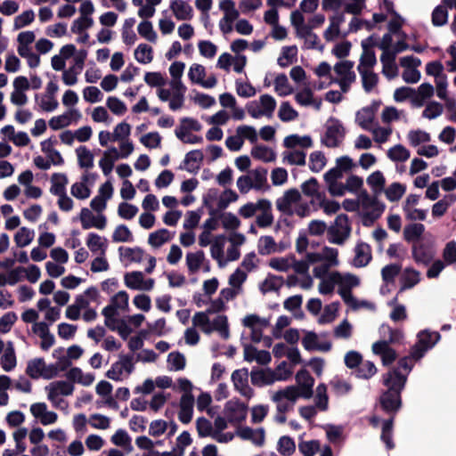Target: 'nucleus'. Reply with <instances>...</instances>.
Listing matches in <instances>:
<instances>
[{
  "label": "nucleus",
  "mask_w": 456,
  "mask_h": 456,
  "mask_svg": "<svg viewBox=\"0 0 456 456\" xmlns=\"http://www.w3.org/2000/svg\"><path fill=\"white\" fill-rule=\"evenodd\" d=\"M406 382L407 376L396 368H392L382 376V383L387 389L382 391L379 402L381 409L391 417H395L403 406L402 392Z\"/></svg>",
  "instance_id": "1"
},
{
  "label": "nucleus",
  "mask_w": 456,
  "mask_h": 456,
  "mask_svg": "<svg viewBox=\"0 0 456 456\" xmlns=\"http://www.w3.org/2000/svg\"><path fill=\"white\" fill-rule=\"evenodd\" d=\"M441 335L437 331L421 330L418 334V341L411 348V356L415 361L420 360L427 351L433 348L440 340Z\"/></svg>",
  "instance_id": "2"
},
{
  "label": "nucleus",
  "mask_w": 456,
  "mask_h": 456,
  "mask_svg": "<svg viewBox=\"0 0 456 456\" xmlns=\"http://www.w3.org/2000/svg\"><path fill=\"white\" fill-rule=\"evenodd\" d=\"M351 226L348 216L346 214L338 215L334 222V225L328 228L329 240L331 243L342 245L350 236Z\"/></svg>",
  "instance_id": "3"
},
{
  "label": "nucleus",
  "mask_w": 456,
  "mask_h": 456,
  "mask_svg": "<svg viewBox=\"0 0 456 456\" xmlns=\"http://www.w3.org/2000/svg\"><path fill=\"white\" fill-rule=\"evenodd\" d=\"M326 132L322 138V143L329 148H336L339 146L340 142L346 135V130L340 121L333 117L328 120Z\"/></svg>",
  "instance_id": "4"
},
{
  "label": "nucleus",
  "mask_w": 456,
  "mask_h": 456,
  "mask_svg": "<svg viewBox=\"0 0 456 456\" xmlns=\"http://www.w3.org/2000/svg\"><path fill=\"white\" fill-rule=\"evenodd\" d=\"M291 370H286V375H278L275 371L271 369H258L253 368L250 372V380L253 386L263 387L265 385H271L275 380H285L291 375Z\"/></svg>",
  "instance_id": "5"
},
{
  "label": "nucleus",
  "mask_w": 456,
  "mask_h": 456,
  "mask_svg": "<svg viewBox=\"0 0 456 456\" xmlns=\"http://www.w3.org/2000/svg\"><path fill=\"white\" fill-rule=\"evenodd\" d=\"M421 61L412 55L405 56L400 59V65L405 68L403 72V79L408 84H415L420 79V72L417 69L420 66Z\"/></svg>",
  "instance_id": "6"
},
{
  "label": "nucleus",
  "mask_w": 456,
  "mask_h": 456,
  "mask_svg": "<svg viewBox=\"0 0 456 456\" xmlns=\"http://www.w3.org/2000/svg\"><path fill=\"white\" fill-rule=\"evenodd\" d=\"M128 299L129 296L125 290L118 292L111 297L110 304L105 306L102 311V314L105 317V324H108L111 317H115L118 314V308L128 306Z\"/></svg>",
  "instance_id": "7"
},
{
  "label": "nucleus",
  "mask_w": 456,
  "mask_h": 456,
  "mask_svg": "<svg viewBox=\"0 0 456 456\" xmlns=\"http://www.w3.org/2000/svg\"><path fill=\"white\" fill-rule=\"evenodd\" d=\"M232 381L235 390L241 395L251 398L254 395V390L248 386V370L247 368L235 370L232 373Z\"/></svg>",
  "instance_id": "8"
},
{
  "label": "nucleus",
  "mask_w": 456,
  "mask_h": 456,
  "mask_svg": "<svg viewBox=\"0 0 456 456\" xmlns=\"http://www.w3.org/2000/svg\"><path fill=\"white\" fill-rule=\"evenodd\" d=\"M248 406L244 403L228 401L224 405V414L231 423H240L245 420Z\"/></svg>",
  "instance_id": "9"
},
{
  "label": "nucleus",
  "mask_w": 456,
  "mask_h": 456,
  "mask_svg": "<svg viewBox=\"0 0 456 456\" xmlns=\"http://www.w3.org/2000/svg\"><path fill=\"white\" fill-rule=\"evenodd\" d=\"M79 218L82 228L85 230L90 229L92 227L102 230L105 228L107 224L105 216L100 215L98 216H94L93 213L86 208H83L81 209Z\"/></svg>",
  "instance_id": "10"
},
{
  "label": "nucleus",
  "mask_w": 456,
  "mask_h": 456,
  "mask_svg": "<svg viewBox=\"0 0 456 456\" xmlns=\"http://www.w3.org/2000/svg\"><path fill=\"white\" fill-rule=\"evenodd\" d=\"M48 390V400L55 403V398L59 395H70L74 391V385L69 381L60 380L51 383L45 387Z\"/></svg>",
  "instance_id": "11"
},
{
  "label": "nucleus",
  "mask_w": 456,
  "mask_h": 456,
  "mask_svg": "<svg viewBox=\"0 0 456 456\" xmlns=\"http://www.w3.org/2000/svg\"><path fill=\"white\" fill-rule=\"evenodd\" d=\"M380 61L383 64V74L389 79L394 78L398 74V68L395 64L396 53L393 49L382 50Z\"/></svg>",
  "instance_id": "12"
},
{
  "label": "nucleus",
  "mask_w": 456,
  "mask_h": 456,
  "mask_svg": "<svg viewBox=\"0 0 456 456\" xmlns=\"http://www.w3.org/2000/svg\"><path fill=\"white\" fill-rule=\"evenodd\" d=\"M412 257L417 264L428 265L434 257L432 248L425 243H414L412 245Z\"/></svg>",
  "instance_id": "13"
},
{
  "label": "nucleus",
  "mask_w": 456,
  "mask_h": 456,
  "mask_svg": "<svg viewBox=\"0 0 456 456\" xmlns=\"http://www.w3.org/2000/svg\"><path fill=\"white\" fill-rule=\"evenodd\" d=\"M169 7L178 20H191L193 18V9L185 0H172Z\"/></svg>",
  "instance_id": "14"
},
{
  "label": "nucleus",
  "mask_w": 456,
  "mask_h": 456,
  "mask_svg": "<svg viewBox=\"0 0 456 456\" xmlns=\"http://www.w3.org/2000/svg\"><path fill=\"white\" fill-rule=\"evenodd\" d=\"M204 155L200 150L189 151L183 159V164L180 165V169H185L190 173L197 174L200 168V163L203 161Z\"/></svg>",
  "instance_id": "15"
},
{
  "label": "nucleus",
  "mask_w": 456,
  "mask_h": 456,
  "mask_svg": "<svg viewBox=\"0 0 456 456\" xmlns=\"http://www.w3.org/2000/svg\"><path fill=\"white\" fill-rule=\"evenodd\" d=\"M354 251V265L355 267H364L371 261V249L369 244L360 242L355 246Z\"/></svg>",
  "instance_id": "16"
},
{
  "label": "nucleus",
  "mask_w": 456,
  "mask_h": 456,
  "mask_svg": "<svg viewBox=\"0 0 456 456\" xmlns=\"http://www.w3.org/2000/svg\"><path fill=\"white\" fill-rule=\"evenodd\" d=\"M239 436L244 440H249L257 446H262L265 443V430L264 428H258L254 430L249 427L241 428L238 431Z\"/></svg>",
  "instance_id": "17"
},
{
  "label": "nucleus",
  "mask_w": 456,
  "mask_h": 456,
  "mask_svg": "<svg viewBox=\"0 0 456 456\" xmlns=\"http://www.w3.org/2000/svg\"><path fill=\"white\" fill-rule=\"evenodd\" d=\"M379 104L374 102L372 106L362 108L356 114V120L359 126L365 130L370 129V124L374 121L375 111L378 110Z\"/></svg>",
  "instance_id": "18"
},
{
  "label": "nucleus",
  "mask_w": 456,
  "mask_h": 456,
  "mask_svg": "<svg viewBox=\"0 0 456 456\" xmlns=\"http://www.w3.org/2000/svg\"><path fill=\"white\" fill-rule=\"evenodd\" d=\"M330 24L324 31L323 37L326 41H333L340 34V25L345 21L344 12L338 13L330 17Z\"/></svg>",
  "instance_id": "19"
},
{
  "label": "nucleus",
  "mask_w": 456,
  "mask_h": 456,
  "mask_svg": "<svg viewBox=\"0 0 456 456\" xmlns=\"http://www.w3.org/2000/svg\"><path fill=\"white\" fill-rule=\"evenodd\" d=\"M118 159H119V152L115 147H111L104 152L103 157L99 161V166L104 175H109L111 173L114 162Z\"/></svg>",
  "instance_id": "20"
},
{
  "label": "nucleus",
  "mask_w": 456,
  "mask_h": 456,
  "mask_svg": "<svg viewBox=\"0 0 456 456\" xmlns=\"http://www.w3.org/2000/svg\"><path fill=\"white\" fill-rule=\"evenodd\" d=\"M419 272L413 268H406L401 277L402 286L398 293L411 289L419 282Z\"/></svg>",
  "instance_id": "21"
},
{
  "label": "nucleus",
  "mask_w": 456,
  "mask_h": 456,
  "mask_svg": "<svg viewBox=\"0 0 456 456\" xmlns=\"http://www.w3.org/2000/svg\"><path fill=\"white\" fill-rule=\"evenodd\" d=\"M86 245L93 253L101 251V255L105 256V252L108 247L107 240L105 238H102L97 233L90 232L86 240Z\"/></svg>",
  "instance_id": "22"
},
{
  "label": "nucleus",
  "mask_w": 456,
  "mask_h": 456,
  "mask_svg": "<svg viewBox=\"0 0 456 456\" xmlns=\"http://www.w3.org/2000/svg\"><path fill=\"white\" fill-rule=\"evenodd\" d=\"M367 183L371 188L374 194L379 195L382 191H384L386 179L383 173L379 170H377L370 174L367 177Z\"/></svg>",
  "instance_id": "23"
},
{
  "label": "nucleus",
  "mask_w": 456,
  "mask_h": 456,
  "mask_svg": "<svg viewBox=\"0 0 456 456\" xmlns=\"http://www.w3.org/2000/svg\"><path fill=\"white\" fill-rule=\"evenodd\" d=\"M362 53L360 58V63L357 67L358 71L368 70L377 63L376 54L372 49H368V46L363 44Z\"/></svg>",
  "instance_id": "24"
},
{
  "label": "nucleus",
  "mask_w": 456,
  "mask_h": 456,
  "mask_svg": "<svg viewBox=\"0 0 456 456\" xmlns=\"http://www.w3.org/2000/svg\"><path fill=\"white\" fill-rule=\"evenodd\" d=\"M425 232L424 224L420 223H412L406 225L403 229V239L407 242H414L421 237Z\"/></svg>",
  "instance_id": "25"
},
{
  "label": "nucleus",
  "mask_w": 456,
  "mask_h": 456,
  "mask_svg": "<svg viewBox=\"0 0 456 456\" xmlns=\"http://www.w3.org/2000/svg\"><path fill=\"white\" fill-rule=\"evenodd\" d=\"M251 156L255 159H259L265 162H272L275 160L276 154L269 147L265 145H256L251 149Z\"/></svg>",
  "instance_id": "26"
},
{
  "label": "nucleus",
  "mask_w": 456,
  "mask_h": 456,
  "mask_svg": "<svg viewBox=\"0 0 456 456\" xmlns=\"http://www.w3.org/2000/svg\"><path fill=\"white\" fill-rule=\"evenodd\" d=\"M434 94V87L429 83L421 84L418 91H415V95L412 97V102L418 107H421L424 104L426 99L430 98Z\"/></svg>",
  "instance_id": "27"
},
{
  "label": "nucleus",
  "mask_w": 456,
  "mask_h": 456,
  "mask_svg": "<svg viewBox=\"0 0 456 456\" xmlns=\"http://www.w3.org/2000/svg\"><path fill=\"white\" fill-rule=\"evenodd\" d=\"M226 241L224 234L217 235L211 245V256L218 261L219 266H223L224 248Z\"/></svg>",
  "instance_id": "28"
},
{
  "label": "nucleus",
  "mask_w": 456,
  "mask_h": 456,
  "mask_svg": "<svg viewBox=\"0 0 456 456\" xmlns=\"http://www.w3.org/2000/svg\"><path fill=\"white\" fill-rule=\"evenodd\" d=\"M393 427H394V417L386 419L382 425V431L380 439L385 443L387 450L395 448V443L393 441Z\"/></svg>",
  "instance_id": "29"
},
{
  "label": "nucleus",
  "mask_w": 456,
  "mask_h": 456,
  "mask_svg": "<svg viewBox=\"0 0 456 456\" xmlns=\"http://www.w3.org/2000/svg\"><path fill=\"white\" fill-rule=\"evenodd\" d=\"M68 183L67 175L64 174L54 173L52 175V186L50 189L51 193L56 196H61L66 193V184Z\"/></svg>",
  "instance_id": "30"
},
{
  "label": "nucleus",
  "mask_w": 456,
  "mask_h": 456,
  "mask_svg": "<svg viewBox=\"0 0 456 456\" xmlns=\"http://www.w3.org/2000/svg\"><path fill=\"white\" fill-rule=\"evenodd\" d=\"M297 54V45L283 46L281 55L278 58L277 62L281 68H285L296 61Z\"/></svg>",
  "instance_id": "31"
},
{
  "label": "nucleus",
  "mask_w": 456,
  "mask_h": 456,
  "mask_svg": "<svg viewBox=\"0 0 456 456\" xmlns=\"http://www.w3.org/2000/svg\"><path fill=\"white\" fill-rule=\"evenodd\" d=\"M378 372V369L373 362L362 361V363L355 370V376L362 379H370Z\"/></svg>",
  "instance_id": "32"
},
{
  "label": "nucleus",
  "mask_w": 456,
  "mask_h": 456,
  "mask_svg": "<svg viewBox=\"0 0 456 456\" xmlns=\"http://www.w3.org/2000/svg\"><path fill=\"white\" fill-rule=\"evenodd\" d=\"M334 277L337 278L339 288L352 289L353 288L360 285V279L352 273H346L342 275L338 272H334Z\"/></svg>",
  "instance_id": "33"
},
{
  "label": "nucleus",
  "mask_w": 456,
  "mask_h": 456,
  "mask_svg": "<svg viewBox=\"0 0 456 456\" xmlns=\"http://www.w3.org/2000/svg\"><path fill=\"white\" fill-rule=\"evenodd\" d=\"M134 58L142 64L151 62L153 60L152 47L147 44H140L134 51Z\"/></svg>",
  "instance_id": "34"
},
{
  "label": "nucleus",
  "mask_w": 456,
  "mask_h": 456,
  "mask_svg": "<svg viewBox=\"0 0 456 456\" xmlns=\"http://www.w3.org/2000/svg\"><path fill=\"white\" fill-rule=\"evenodd\" d=\"M456 198L454 195L444 196V199L435 203L432 207V215L434 217L443 216L448 208L455 201Z\"/></svg>",
  "instance_id": "35"
},
{
  "label": "nucleus",
  "mask_w": 456,
  "mask_h": 456,
  "mask_svg": "<svg viewBox=\"0 0 456 456\" xmlns=\"http://www.w3.org/2000/svg\"><path fill=\"white\" fill-rule=\"evenodd\" d=\"M406 191V186L400 183H391L386 190L384 189L387 199L391 202L401 200Z\"/></svg>",
  "instance_id": "36"
},
{
  "label": "nucleus",
  "mask_w": 456,
  "mask_h": 456,
  "mask_svg": "<svg viewBox=\"0 0 456 456\" xmlns=\"http://www.w3.org/2000/svg\"><path fill=\"white\" fill-rule=\"evenodd\" d=\"M171 240L168 230L162 228L149 235L148 242L154 248H159Z\"/></svg>",
  "instance_id": "37"
},
{
  "label": "nucleus",
  "mask_w": 456,
  "mask_h": 456,
  "mask_svg": "<svg viewBox=\"0 0 456 456\" xmlns=\"http://www.w3.org/2000/svg\"><path fill=\"white\" fill-rule=\"evenodd\" d=\"M282 282L283 278L281 276H276L269 273L267 278L261 284L260 290L263 294H265L269 291H277L281 287Z\"/></svg>",
  "instance_id": "38"
},
{
  "label": "nucleus",
  "mask_w": 456,
  "mask_h": 456,
  "mask_svg": "<svg viewBox=\"0 0 456 456\" xmlns=\"http://www.w3.org/2000/svg\"><path fill=\"white\" fill-rule=\"evenodd\" d=\"M297 397H299L298 388L295 386H289V387H285L284 389L277 391L273 395V400L274 402H280L283 398H285L292 403H295L296 400L297 399Z\"/></svg>",
  "instance_id": "39"
},
{
  "label": "nucleus",
  "mask_w": 456,
  "mask_h": 456,
  "mask_svg": "<svg viewBox=\"0 0 456 456\" xmlns=\"http://www.w3.org/2000/svg\"><path fill=\"white\" fill-rule=\"evenodd\" d=\"M205 259V254L202 250L186 255V265L191 273H196Z\"/></svg>",
  "instance_id": "40"
},
{
  "label": "nucleus",
  "mask_w": 456,
  "mask_h": 456,
  "mask_svg": "<svg viewBox=\"0 0 456 456\" xmlns=\"http://www.w3.org/2000/svg\"><path fill=\"white\" fill-rule=\"evenodd\" d=\"M76 152L80 167L92 168L94 167V155L86 146H79Z\"/></svg>",
  "instance_id": "41"
},
{
  "label": "nucleus",
  "mask_w": 456,
  "mask_h": 456,
  "mask_svg": "<svg viewBox=\"0 0 456 456\" xmlns=\"http://www.w3.org/2000/svg\"><path fill=\"white\" fill-rule=\"evenodd\" d=\"M33 230L27 227H21L14 235V241L19 248H24L30 244L34 239Z\"/></svg>",
  "instance_id": "42"
},
{
  "label": "nucleus",
  "mask_w": 456,
  "mask_h": 456,
  "mask_svg": "<svg viewBox=\"0 0 456 456\" xmlns=\"http://www.w3.org/2000/svg\"><path fill=\"white\" fill-rule=\"evenodd\" d=\"M45 367V362L43 358H36L28 362L26 373L31 379H38L42 377L43 369Z\"/></svg>",
  "instance_id": "43"
},
{
  "label": "nucleus",
  "mask_w": 456,
  "mask_h": 456,
  "mask_svg": "<svg viewBox=\"0 0 456 456\" xmlns=\"http://www.w3.org/2000/svg\"><path fill=\"white\" fill-rule=\"evenodd\" d=\"M275 91L281 96H286L293 93L287 76L284 73L279 74L274 80Z\"/></svg>",
  "instance_id": "44"
},
{
  "label": "nucleus",
  "mask_w": 456,
  "mask_h": 456,
  "mask_svg": "<svg viewBox=\"0 0 456 456\" xmlns=\"http://www.w3.org/2000/svg\"><path fill=\"white\" fill-rule=\"evenodd\" d=\"M410 155V151L402 144H396L387 151V157L393 161H406Z\"/></svg>",
  "instance_id": "45"
},
{
  "label": "nucleus",
  "mask_w": 456,
  "mask_h": 456,
  "mask_svg": "<svg viewBox=\"0 0 456 456\" xmlns=\"http://www.w3.org/2000/svg\"><path fill=\"white\" fill-rule=\"evenodd\" d=\"M362 76V87L366 93H370L379 83V76L373 71H358Z\"/></svg>",
  "instance_id": "46"
},
{
  "label": "nucleus",
  "mask_w": 456,
  "mask_h": 456,
  "mask_svg": "<svg viewBox=\"0 0 456 456\" xmlns=\"http://www.w3.org/2000/svg\"><path fill=\"white\" fill-rule=\"evenodd\" d=\"M139 35L146 40L155 43L157 41V33L153 29L152 23L149 20H143L137 27Z\"/></svg>",
  "instance_id": "47"
},
{
  "label": "nucleus",
  "mask_w": 456,
  "mask_h": 456,
  "mask_svg": "<svg viewBox=\"0 0 456 456\" xmlns=\"http://www.w3.org/2000/svg\"><path fill=\"white\" fill-rule=\"evenodd\" d=\"M275 240L272 236H261L258 240L257 249L261 256L270 255L275 251Z\"/></svg>",
  "instance_id": "48"
},
{
  "label": "nucleus",
  "mask_w": 456,
  "mask_h": 456,
  "mask_svg": "<svg viewBox=\"0 0 456 456\" xmlns=\"http://www.w3.org/2000/svg\"><path fill=\"white\" fill-rule=\"evenodd\" d=\"M326 165V158L322 151H314L309 157V168L312 172L318 173Z\"/></svg>",
  "instance_id": "49"
},
{
  "label": "nucleus",
  "mask_w": 456,
  "mask_h": 456,
  "mask_svg": "<svg viewBox=\"0 0 456 456\" xmlns=\"http://www.w3.org/2000/svg\"><path fill=\"white\" fill-rule=\"evenodd\" d=\"M112 240L114 242H131L133 234L126 225L119 224L112 233Z\"/></svg>",
  "instance_id": "50"
},
{
  "label": "nucleus",
  "mask_w": 456,
  "mask_h": 456,
  "mask_svg": "<svg viewBox=\"0 0 456 456\" xmlns=\"http://www.w3.org/2000/svg\"><path fill=\"white\" fill-rule=\"evenodd\" d=\"M339 302H333L330 305H327L324 307L322 314L320 316L318 322L320 324L330 323L333 322L337 316V312L338 311Z\"/></svg>",
  "instance_id": "51"
},
{
  "label": "nucleus",
  "mask_w": 456,
  "mask_h": 456,
  "mask_svg": "<svg viewBox=\"0 0 456 456\" xmlns=\"http://www.w3.org/2000/svg\"><path fill=\"white\" fill-rule=\"evenodd\" d=\"M143 274L140 271L126 273L124 277L126 286L132 289H140Z\"/></svg>",
  "instance_id": "52"
},
{
  "label": "nucleus",
  "mask_w": 456,
  "mask_h": 456,
  "mask_svg": "<svg viewBox=\"0 0 456 456\" xmlns=\"http://www.w3.org/2000/svg\"><path fill=\"white\" fill-rule=\"evenodd\" d=\"M1 366L5 371H11L16 366V355L14 349L11 346L5 350L0 359Z\"/></svg>",
  "instance_id": "53"
},
{
  "label": "nucleus",
  "mask_w": 456,
  "mask_h": 456,
  "mask_svg": "<svg viewBox=\"0 0 456 456\" xmlns=\"http://www.w3.org/2000/svg\"><path fill=\"white\" fill-rule=\"evenodd\" d=\"M329 397L327 395V387L325 384L321 383L316 387V397L315 404L316 407L321 411H326L328 409Z\"/></svg>",
  "instance_id": "54"
},
{
  "label": "nucleus",
  "mask_w": 456,
  "mask_h": 456,
  "mask_svg": "<svg viewBox=\"0 0 456 456\" xmlns=\"http://www.w3.org/2000/svg\"><path fill=\"white\" fill-rule=\"evenodd\" d=\"M296 450L294 440L288 436H283L279 439L278 451L283 456L291 455Z\"/></svg>",
  "instance_id": "55"
},
{
  "label": "nucleus",
  "mask_w": 456,
  "mask_h": 456,
  "mask_svg": "<svg viewBox=\"0 0 456 456\" xmlns=\"http://www.w3.org/2000/svg\"><path fill=\"white\" fill-rule=\"evenodd\" d=\"M297 116V111L291 107L289 102H284L281 103L278 112V117L281 121L289 122L296 119Z\"/></svg>",
  "instance_id": "56"
},
{
  "label": "nucleus",
  "mask_w": 456,
  "mask_h": 456,
  "mask_svg": "<svg viewBox=\"0 0 456 456\" xmlns=\"http://www.w3.org/2000/svg\"><path fill=\"white\" fill-rule=\"evenodd\" d=\"M448 12L445 6L437 5L432 12V23L436 27H441L447 23Z\"/></svg>",
  "instance_id": "57"
},
{
  "label": "nucleus",
  "mask_w": 456,
  "mask_h": 456,
  "mask_svg": "<svg viewBox=\"0 0 456 456\" xmlns=\"http://www.w3.org/2000/svg\"><path fill=\"white\" fill-rule=\"evenodd\" d=\"M401 268V265L396 264L384 266L381 270L382 280L387 283L394 282L395 278L400 273Z\"/></svg>",
  "instance_id": "58"
},
{
  "label": "nucleus",
  "mask_w": 456,
  "mask_h": 456,
  "mask_svg": "<svg viewBox=\"0 0 456 456\" xmlns=\"http://www.w3.org/2000/svg\"><path fill=\"white\" fill-rule=\"evenodd\" d=\"M408 139L411 146L416 147L422 142H428L431 140L430 134L421 130H411L408 134Z\"/></svg>",
  "instance_id": "59"
},
{
  "label": "nucleus",
  "mask_w": 456,
  "mask_h": 456,
  "mask_svg": "<svg viewBox=\"0 0 456 456\" xmlns=\"http://www.w3.org/2000/svg\"><path fill=\"white\" fill-rule=\"evenodd\" d=\"M196 428L200 437L213 436V428L211 422L205 417L198 418L196 421Z\"/></svg>",
  "instance_id": "60"
},
{
  "label": "nucleus",
  "mask_w": 456,
  "mask_h": 456,
  "mask_svg": "<svg viewBox=\"0 0 456 456\" xmlns=\"http://www.w3.org/2000/svg\"><path fill=\"white\" fill-rule=\"evenodd\" d=\"M222 218L223 227L226 230H236L240 225V219L232 213H222L218 216Z\"/></svg>",
  "instance_id": "61"
},
{
  "label": "nucleus",
  "mask_w": 456,
  "mask_h": 456,
  "mask_svg": "<svg viewBox=\"0 0 456 456\" xmlns=\"http://www.w3.org/2000/svg\"><path fill=\"white\" fill-rule=\"evenodd\" d=\"M137 213L138 208L134 205L126 202H121L118 205V214L123 219L130 220L134 218Z\"/></svg>",
  "instance_id": "62"
},
{
  "label": "nucleus",
  "mask_w": 456,
  "mask_h": 456,
  "mask_svg": "<svg viewBox=\"0 0 456 456\" xmlns=\"http://www.w3.org/2000/svg\"><path fill=\"white\" fill-rule=\"evenodd\" d=\"M298 449L304 456H314L316 452L320 450V443L317 440L301 442Z\"/></svg>",
  "instance_id": "63"
},
{
  "label": "nucleus",
  "mask_w": 456,
  "mask_h": 456,
  "mask_svg": "<svg viewBox=\"0 0 456 456\" xmlns=\"http://www.w3.org/2000/svg\"><path fill=\"white\" fill-rule=\"evenodd\" d=\"M443 258L446 265L456 264V242L454 240L446 243L443 250Z\"/></svg>",
  "instance_id": "64"
}]
</instances>
